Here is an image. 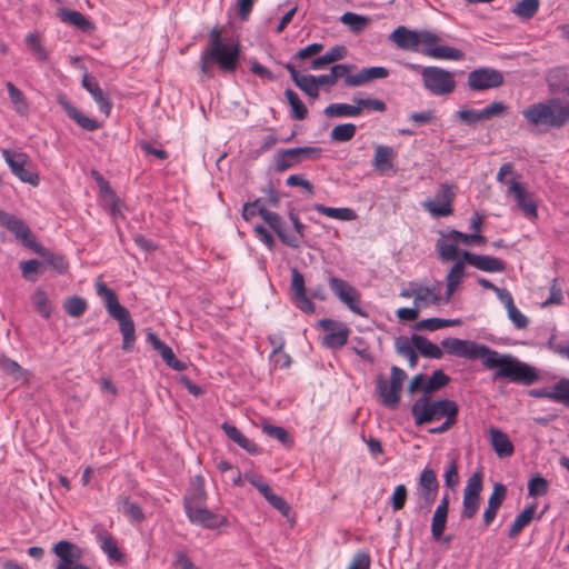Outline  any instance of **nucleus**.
<instances>
[{
  "mask_svg": "<svg viewBox=\"0 0 569 569\" xmlns=\"http://www.w3.org/2000/svg\"><path fill=\"white\" fill-rule=\"evenodd\" d=\"M449 511V495L446 493L437 506L431 520V535L435 541H440L447 525Z\"/></svg>",
  "mask_w": 569,
  "mask_h": 569,
  "instance_id": "c85d7f7f",
  "label": "nucleus"
},
{
  "mask_svg": "<svg viewBox=\"0 0 569 569\" xmlns=\"http://www.w3.org/2000/svg\"><path fill=\"white\" fill-rule=\"evenodd\" d=\"M340 21L343 24L348 26L349 29L352 32H356V33H359V32L363 31L368 27V23H369V19L368 18L359 16V14L353 13V12H346V13H343L340 17Z\"/></svg>",
  "mask_w": 569,
  "mask_h": 569,
  "instance_id": "603ef678",
  "label": "nucleus"
},
{
  "mask_svg": "<svg viewBox=\"0 0 569 569\" xmlns=\"http://www.w3.org/2000/svg\"><path fill=\"white\" fill-rule=\"evenodd\" d=\"M449 237L450 238H455V240H457L458 243H463L466 246H471V244H475V243H479V244H483L486 243V238L481 234H478V233H462L458 230H450L449 231Z\"/></svg>",
  "mask_w": 569,
  "mask_h": 569,
  "instance_id": "052dcab7",
  "label": "nucleus"
},
{
  "mask_svg": "<svg viewBox=\"0 0 569 569\" xmlns=\"http://www.w3.org/2000/svg\"><path fill=\"white\" fill-rule=\"evenodd\" d=\"M291 290L293 292V301L301 311L306 313H313L316 310L315 303L307 297L305 278L298 269L291 271Z\"/></svg>",
  "mask_w": 569,
  "mask_h": 569,
  "instance_id": "4be33fe9",
  "label": "nucleus"
},
{
  "mask_svg": "<svg viewBox=\"0 0 569 569\" xmlns=\"http://www.w3.org/2000/svg\"><path fill=\"white\" fill-rule=\"evenodd\" d=\"M389 39L403 50L419 51V46L422 44L426 49L421 52L433 59L458 61L465 57L463 52L457 48L436 46L439 37L429 30L415 31L400 26L392 31Z\"/></svg>",
  "mask_w": 569,
  "mask_h": 569,
  "instance_id": "f03ea898",
  "label": "nucleus"
},
{
  "mask_svg": "<svg viewBox=\"0 0 569 569\" xmlns=\"http://www.w3.org/2000/svg\"><path fill=\"white\" fill-rule=\"evenodd\" d=\"M96 289L97 295L103 299L109 316L119 323V329L123 338L122 349L127 352L131 351L136 342V328L129 310L120 305L116 292L104 282L98 281Z\"/></svg>",
  "mask_w": 569,
  "mask_h": 569,
  "instance_id": "39448f33",
  "label": "nucleus"
},
{
  "mask_svg": "<svg viewBox=\"0 0 569 569\" xmlns=\"http://www.w3.org/2000/svg\"><path fill=\"white\" fill-rule=\"evenodd\" d=\"M32 303L38 313L44 318H49L51 315V303L48 299L47 293L42 289H37L32 296Z\"/></svg>",
  "mask_w": 569,
  "mask_h": 569,
  "instance_id": "5fc2aeb1",
  "label": "nucleus"
},
{
  "mask_svg": "<svg viewBox=\"0 0 569 569\" xmlns=\"http://www.w3.org/2000/svg\"><path fill=\"white\" fill-rule=\"evenodd\" d=\"M173 557H174V559H173L172 566L176 569H200L192 562L190 557L182 550H176L173 552Z\"/></svg>",
  "mask_w": 569,
  "mask_h": 569,
  "instance_id": "338daca9",
  "label": "nucleus"
},
{
  "mask_svg": "<svg viewBox=\"0 0 569 569\" xmlns=\"http://www.w3.org/2000/svg\"><path fill=\"white\" fill-rule=\"evenodd\" d=\"M507 107L502 102L495 101L482 110L461 109L458 112L459 119L466 124L472 126L477 122L489 120L505 112Z\"/></svg>",
  "mask_w": 569,
  "mask_h": 569,
  "instance_id": "412c9836",
  "label": "nucleus"
},
{
  "mask_svg": "<svg viewBox=\"0 0 569 569\" xmlns=\"http://www.w3.org/2000/svg\"><path fill=\"white\" fill-rule=\"evenodd\" d=\"M508 193L511 194L527 218H537V204L533 194L529 192L518 180L510 179L508 182Z\"/></svg>",
  "mask_w": 569,
  "mask_h": 569,
  "instance_id": "6ab92c4d",
  "label": "nucleus"
},
{
  "mask_svg": "<svg viewBox=\"0 0 569 569\" xmlns=\"http://www.w3.org/2000/svg\"><path fill=\"white\" fill-rule=\"evenodd\" d=\"M356 131L357 128L353 123L338 124L331 130L330 138L336 142H347L355 137Z\"/></svg>",
  "mask_w": 569,
  "mask_h": 569,
  "instance_id": "864d4df0",
  "label": "nucleus"
},
{
  "mask_svg": "<svg viewBox=\"0 0 569 569\" xmlns=\"http://www.w3.org/2000/svg\"><path fill=\"white\" fill-rule=\"evenodd\" d=\"M406 379L407 373L397 366H392L390 369L389 382L381 375L376 378V391L382 406L389 409H396L398 407Z\"/></svg>",
  "mask_w": 569,
  "mask_h": 569,
  "instance_id": "0eeeda50",
  "label": "nucleus"
},
{
  "mask_svg": "<svg viewBox=\"0 0 569 569\" xmlns=\"http://www.w3.org/2000/svg\"><path fill=\"white\" fill-rule=\"evenodd\" d=\"M461 256L467 260V263L486 272H503L506 270V262L497 257L487 254H476L467 250H462Z\"/></svg>",
  "mask_w": 569,
  "mask_h": 569,
  "instance_id": "5701e85b",
  "label": "nucleus"
},
{
  "mask_svg": "<svg viewBox=\"0 0 569 569\" xmlns=\"http://www.w3.org/2000/svg\"><path fill=\"white\" fill-rule=\"evenodd\" d=\"M523 118L535 127L561 129L569 122V103L560 98H550L528 106L522 110Z\"/></svg>",
  "mask_w": 569,
  "mask_h": 569,
  "instance_id": "20e7f679",
  "label": "nucleus"
},
{
  "mask_svg": "<svg viewBox=\"0 0 569 569\" xmlns=\"http://www.w3.org/2000/svg\"><path fill=\"white\" fill-rule=\"evenodd\" d=\"M206 501L207 492L204 490L203 478L201 476H196L194 480L191 482L190 488L187 490V493L183 497L186 515L206 506Z\"/></svg>",
  "mask_w": 569,
  "mask_h": 569,
  "instance_id": "393cba45",
  "label": "nucleus"
},
{
  "mask_svg": "<svg viewBox=\"0 0 569 569\" xmlns=\"http://www.w3.org/2000/svg\"><path fill=\"white\" fill-rule=\"evenodd\" d=\"M2 157L11 169V172L22 182H27L33 187L39 184L38 173L26 168L27 163L29 162V157L27 153L3 149Z\"/></svg>",
  "mask_w": 569,
  "mask_h": 569,
  "instance_id": "dca6fc26",
  "label": "nucleus"
},
{
  "mask_svg": "<svg viewBox=\"0 0 569 569\" xmlns=\"http://www.w3.org/2000/svg\"><path fill=\"white\" fill-rule=\"evenodd\" d=\"M490 435V443L500 458H508L512 456L515 451V447L512 442L510 441L509 437L499 430L498 428H490L489 430Z\"/></svg>",
  "mask_w": 569,
  "mask_h": 569,
  "instance_id": "c9c22d12",
  "label": "nucleus"
},
{
  "mask_svg": "<svg viewBox=\"0 0 569 569\" xmlns=\"http://www.w3.org/2000/svg\"><path fill=\"white\" fill-rule=\"evenodd\" d=\"M395 348L398 355L408 359L409 366L415 368L418 363L416 348L408 337L400 336L395 341Z\"/></svg>",
  "mask_w": 569,
  "mask_h": 569,
  "instance_id": "79ce46f5",
  "label": "nucleus"
},
{
  "mask_svg": "<svg viewBox=\"0 0 569 569\" xmlns=\"http://www.w3.org/2000/svg\"><path fill=\"white\" fill-rule=\"evenodd\" d=\"M438 490L439 481L435 470L425 468L421 471L417 483L418 508L420 510L429 511L436 501Z\"/></svg>",
  "mask_w": 569,
  "mask_h": 569,
  "instance_id": "ddd939ff",
  "label": "nucleus"
},
{
  "mask_svg": "<svg viewBox=\"0 0 569 569\" xmlns=\"http://www.w3.org/2000/svg\"><path fill=\"white\" fill-rule=\"evenodd\" d=\"M540 0H520L512 9V13L521 20H530L539 10Z\"/></svg>",
  "mask_w": 569,
  "mask_h": 569,
  "instance_id": "a18cd8bd",
  "label": "nucleus"
},
{
  "mask_svg": "<svg viewBox=\"0 0 569 569\" xmlns=\"http://www.w3.org/2000/svg\"><path fill=\"white\" fill-rule=\"evenodd\" d=\"M482 488V475L477 471L468 478L463 489L461 519H472L478 513Z\"/></svg>",
  "mask_w": 569,
  "mask_h": 569,
  "instance_id": "9b49d317",
  "label": "nucleus"
},
{
  "mask_svg": "<svg viewBox=\"0 0 569 569\" xmlns=\"http://www.w3.org/2000/svg\"><path fill=\"white\" fill-rule=\"evenodd\" d=\"M221 428L229 439H231L247 452L251 455H256L259 452L258 446L253 441L248 439L236 426L230 425L229 422H223L221 425Z\"/></svg>",
  "mask_w": 569,
  "mask_h": 569,
  "instance_id": "e433bc0d",
  "label": "nucleus"
},
{
  "mask_svg": "<svg viewBox=\"0 0 569 569\" xmlns=\"http://www.w3.org/2000/svg\"><path fill=\"white\" fill-rule=\"evenodd\" d=\"M439 287L440 282L438 281L432 287H426L418 282L413 305L421 309L429 305L440 306L445 303V296L440 295Z\"/></svg>",
  "mask_w": 569,
  "mask_h": 569,
  "instance_id": "bb28decb",
  "label": "nucleus"
},
{
  "mask_svg": "<svg viewBox=\"0 0 569 569\" xmlns=\"http://www.w3.org/2000/svg\"><path fill=\"white\" fill-rule=\"evenodd\" d=\"M191 523L207 529H218L227 523V519L216 512L210 511L207 505L187 513Z\"/></svg>",
  "mask_w": 569,
  "mask_h": 569,
  "instance_id": "a878e982",
  "label": "nucleus"
},
{
  "mask_svg": "<svg viewBox=\"0 0 569 569\" xmlns=\"http://www.w3.org/2000/svg\"><path fill=\"white\" fill-rule=\"evenodd\" d=\"M315 210L329 218L339 219L343 221L355 220L357 213L350 208H332L323 204H315Z\"/></svg>",
  "mask_w": 569,
  "mask_h": 569,
  "instance_id": "37998d69",
  "label": "nucleus"
},
{
  "mask_svg": "<svg viewBox=\"0 0 569 569\" xmlns=\"http://www.w3.org/2000/svg\"><path fill=\"white\" fill-rule=\"evenodd\" d=\"M397 152L389 146L379 144L375 148L372 167L380 173H387L393 170V160Z\"/></svg>",
  "mask_w": 569,
  "mask_h": 569,
  "instance_id": "7c9ffc66",
  "label": "nucleus"
},
{
  "mask_svg": "<svg viewBox=\"0 0 569 569\" xmlns=\"http://www.w3.org/2000/svg\"><path fill=\"white\" fill-rule=\"evenodd\" d=\"M458 244L455 238L449 237V232L447 234L441 233V238L436 242L439 259L443 262H448L452 260L457 261L461 258L462 251L458 249Z\"/></svg>",
  "mask_w": 569,
  "mask_h": 569,
  "instance_id": "f704fd0d",
  "label": "nucleus"
},
{
  "mask_svg": "<svg viewBox=\"0 0 569 569\" xmlns=\"http://www.w3.org/2000/svg\"><path fill=\"white\" fill-rule=\"evenodd\" d=\"M459 407L453 400L439 399L436 401L430 400L427 395L417 399L411 406V415L415 419L416 426L458 416Z\"/></svg>",
  "mask_w": 569,
  "mask_h": 569,
  "instance_id": "423d86ee",
  "label": "nucleus"
},
{
  "mask_svg": "<svg viewBox=\"0 0 569 569\" xmlns=\"http://www.w3.org/2000/svg\"><path fill=\"white\" fill-rule=\"evenodd\" d=\"M58 103L63 111L72 119L79 127L87 131H96L101 127V123L96 119L87 117L81 110L74 107L64 94L57 97Z\"/></svg>",
  "mask_w": 569,
  "mask_h": 569,
  "instance_id": "b1692460",
  "label": "nucleus"
},
{
  "mask_svg": "<svg viewBox=\"0 0 569 569\" xmlns=\"http://www.w3.org/2000/svg\"><path fill=\"white\" fill-rule=\"evenodd\" d=\"M117 505L118 510L131 521L141 522L144 519V513L140 506L137 502L131 501L127 496H119Z\"/></svg>",
  "mask_w": 569,
  "mask_h": 569,
  "instance_id": "58836bf2",
  "label": "nucleus"
},
{
  "mask_svg": "<svg viewBox=\"0 0 569 569\" xmlns=\"http://www.w3.org/2000/svg\"><path fill=\"white\" fill-rule=\"evenodd\" d=\"M328 284L333 295L353 313L368 317V312L360 307V292L353 286L333 276L329 277Z\"/></svg>",
  "mask_w": 569,
  "mask_h": 569,
  "instance_id": "9d476101",
  "label": "nucleus"
},
{
  "mask_svg": "<svg viewBox=\"0 0 569 569\" xmlns=\"http://www.w3.org/2000/svg\"><path fill=\"white\" fill-rule=\"evenodd\" d=\"M261 429L262 432L268 437L277 439L284 446H291L292 440L290 439L289 433L284 428L273 426L268 420L263 419L261 422Z\"/></svg>",
  "mask_w": 569,
  "mask_h": 569,
  "instance_id": "de8ad7c7",
  "label": "nucleus"
},
{
  "mask_svg": "<svg viewBox=\"0 0 569 569\" xmlns=\"http://www.w3.org/2000/svg\"><path fill=\"white\" fill-rule=\"evenodd\" d=\"M455 193L448 183L441 184V194L436 199L426 200L422 206L432 217H448L453 212L452 202Z\"/></svg>",
  "mask_w": 569,
  "mask_h": 569,
  "instance_id": "a211bd4d",
  "label": "nucleus"
},
{
  "mask_svg": "<svg viewBox=\"0 0 569 569\" xmlns=\"http://www.w3.org/2000/svg\"><path fill=\"white\" fill-rule=\"evenodd\" d=\"M409 339L421 356L426 358L440 359L443 355L440 347L432 343L423 336L415 333Z\"/></svg>",
  "mask_w": 569,
  "mask_h": 569,
  "instance_id": "4c0bfd02",
  "label": "nucleus"
},
{
  "mask_svg": "<svg viewBox=\"0 0 569 569\" xmlns=\"http://www.w3.org/2000/svg\"><path fill=\"white\" fill-rule=\"evenodd\" d=\"M7 89L9 98L13 103L16 111L22 116L27 114L29 111V106L23 92L20 89H18L12 82H7Z\"/></svg>",
  "mask_w": 569,
  "mask_h": 569,
  "instance_id": "09e8293b",
  "label": "nucleus"
},
{
  "mask_svg": "<svg viewBox=\"0 0 569 569\" xmlns=\"http://www.w3.org/2000/svg\"><path fill=\"white\" fill-rule=\"evenodd\" d=\"M371 559L368 552L358 551L347 569H370Z\"/></svg>",
  "mask_w": 569,
  "mask_h": 569,
  "instance_id": "774afa93",
  "label": "nucleus"
},
{
  "mask_svg": "<svg viewBox=\"0 0 569 569\" xmlns=\"http://www.w3.org/2000/svg\"><path fill=\"white\" fill-rule=\"evenodd\" d=\"M43 262H40L36 259H30L20 262V269L23 278L30 281H36L38 279V271L40 267H42Z\"/></svg>",
  "mask_w": 569,
  "mask_h": 569,
  "instance_id": "0e129e2a",
  "label": "nucleus"
},
{
  "mask_svg": "<svg viewBox=\"0 0 569 569\" xmlns=\"http://www.w3.org/2000/svg\"><path fill=\"white\" fill-rule=\"evenodd\" d=\"M450 378L440 369L435 370L423 388L425 395L437 391L446 387Z\"/></svg>",
  "mask_w": 569,
  "mask_h": 569,
  "instance_id": "6e6d98bb",
  "label": "nucleus"
},
{
  "mask_svg": "<svg viewBox=\"0 0 569 569\" xmlns=\"http://www.w3.org/2000/svg\"><path fill=\"white\" fill-rule=\"evenodd\" d=\"M44 258V262L57 270L59 273H64L68 270V261L62 254L51 253L48 250L47 256H42Z\"/></svg>",
  "mask_w": 569,
  "mask_h": 569,
  "instance_id": "69168bd1",
  "label": "nucleus"
},
{
  "mask_svg": "<svg viewBox=\"0 0 569 569\" xmlns=\"http://www.w3.org/2000/svg\"><path fill=\"white\" fill-rule=\"evenodd\" d=\"M549 483L540 475L532 477L528 482V493L531 497L543 496L548 492Z\"/></svg>",
  "mask_w": 569,
  "mask_h": 569,
  "instance_id": "680f3d73",
  "label": "nucleus"
},
{
  "mask_svg": "<svg viewBox=\"0 0 569 569\" xmlns=\"http://www.w3.org/2000/svg\"><path fill=\"white\" fill-rule=\"evenodd\" d=\"M319 327L326 331L323 345L331 349H339L348 342L349 328L340 321L321 319Z\"/></svg>",
  "mask_w": 569,
  "mask_h": 569,
  "instance_id": "f3484780",
  "label": "nucleus"
},
{
  "mask_svg": "<svg viewBox=\"0 0 569 569\" xmlns=\"http://www.w3.org/2000/svg\"><path fill=\"white\" fill-rule=\"evenodd\" d=\"M462 358L482 360V366L488 370H495L493 381H507L525 387L540 381V370L509 353H500L486 345L467 340Z\"/></svg>",
  "mask_w": 569,
  "mask_h": 569,
  "instance_id": "f257e3e1",
  "label": "nucleus"
},
{
  "mask_svg": "<svg viewBox=\"0 0 569 569\" xmlns=\"http://www.w3.org/2000/svg\"><path fill=\"white\" fill-rule=\"evenodd\" d=\"M284 96L291 108V117L296 120H303L308 114V110L299 96L291 89H287Z\"/></svg>",
  "mask_w": 569,
  "mask_h": 569,
  "instance_id": "49530a36",
  "label": "nucleus"
},
{
  "mask_svg": "<svg viewBox=\"0 0 569 569\" xmlns=\"http://www.w3.org/2000/svg\"><path fill=\"white\" fill-rule=\"evenodd\" d=\"M52 552L58 557L54 569H90L81 563L83 549L71 541L60 540L52 547Z\"/></svg>",
  "mask_w": 569,
  "mask_h": 569,
  "instance_id": "f8f14e48",
  "label": "nucleus"
},
{
  "mask_svg": "<svg viewBox=\"0 0 569 569\" xmlns=\"http://www.w3.org/2000/svg\"><path fill=\"white\" fill-rule=\"evenodd\" d=\"M26 43L37 60L46 61L48 59V52L46 48L41 44V41L37 34L29 33L26 37Z\"/></svg>",
  "mask_w": 569,
  "mask_h": 569,
  "instance_id": "bf43d9fd",
  "label": "nucleus"
},
{
  "mask_svg": "<svg viewBox=\"0 0 569 569\" xmlns=\"http://www.w3.org/2000/svg\"><path fill=\"white\" fill-rule=\"evenodd\" d=\"M284 68L289 71L290 77L295 84L300 88L306 94L311 98L319 97V88L317 86L316 76H301L296 67L291 63H286Z\"/></svg>",
  "mask_w": 569,
  "mask_h": 569,
  "instance_id": "2f4dec72",
  "label": "nucleus"
},
{
  "mask_svg": "<svg viewBox=\"0 0 569 569\" xmlns=\"http://www.w3.org/2000/svg\"><path fill=\"white\" fill-rule=\"evenodd\" d=\"M0 370L20 385H28L31 378V373L27 369L6 356L0 357Z\"/></svg>",
  "mask_w": 569,
  "mask_h": 569,
  "instance_id": "72a5a7b5",
  "label": "nucleus"
},
{
  "mask_svg": "<svg viewBox=\"0 0 569 569\" xmlns=\"http://www.w3.org/2000/svg\"><path fill=\"white\" fill-rule=\"evenodd\" d=\"M421 78L425 88L435 96H446L456 88L453 74L439 67L421 68Z\"/></svg>",
  "mask_w": 569,
  "mask_h": 569,
  "instance_id": "6e6552de",
  "label": "nucleus"
},
{
  "mask_svg": "<svg viewBox=\"0 0 569 569\" xmlns=\"http://www.w3.org/2000/svg\"><path fill=\"white\" fill-rule=\"evenodd\" d=\"M99 539L101 541V549L103 550L104 553H107V556L110 559H113L117 561L122 560L123 555L119 550L116 540L109 532L104 531V532L100 533Z\"/></svg>",
  "mask_w": 569,
  "mask_h": 569,
  "instance_id": "3c124183",
  "label": "nucleus"
},
{
  "mask_svg": "<svg viewBox=\"0 0 569 569\" xmlns=\"http://www.w3.org/2000/svg\"><path fill=\"white\" fill-rule=\"evenodd\" d=\"M325 114L329 118L337 117H358L360 116V108L347 103H331L325 109Z\"/></svg>",
  "mask_w": 569,
  "mask_h": 569,
  "instance_id": "c03bdc74",
  "label": "nucleus"
},
{
  "mask_svg": "<svg viewBox=\"0 0 569 569\" xmlns=\"http://www.w3.org/2000/svg\"><path fill=\"white\" fill-rule=\"evenodd\" d=\"M553 401L569 408V379L562 378L553 385Z\"/></svg>",
  "mask_w": 569,
  "mask_h": 569,
  "instance_id": "13d9d810",
  "label": "nucleus"
},
{
  "mask_svg": "<svg viewBox=\"0 0 569 569\" xmlns=\"http://www.w3.org/2000/svg\"><path fill=\"white\" fill-rule=\"evenodd\" d=\"M503 82L505 77L502 72L489 67H481L472 70L469 72L467 80V84L472 91H485L499 88Z\"/></svg>",
  "mask_w": 569,
  "mask_h": 569,
  "instance_id": "2eb2a0df",
  "label": "nucleus"
},
{
  "mask_svg": "<svg viewBox=\"0 0 569 569\" xmlns=\"http://www.w3.org/2000/svg\"><path fill=\"white\" fill-rule=\"evenodd\" d=\"M258 214L269 224V227L277 233L281 242L290 248L298 249L300 241L295 234H289L283 227L281 217L273 211L260 207Z\"/></svg>",
  "mask_w": 569,
  "mask_h": 569,
  "instance_id": "aec40b11",
  "label": "nucleus"
},
{
  "mask_svg": "<svg viewBox=\"0 0 569 569\" xmlns=\"http://www.w3.org/2000/svg\"><path fill=\"white\" fill-rule=\"evenodd\" d=\"M82 86L98 103L100 111L108 117L111 112L112 103L109 97L104 94L97 80L86 73L82 78Z\"/></svg>",
  "mask_w": 569,
  "mask_h": 569,
  "instance_id": "c756f323",
  "label": "nucleus"
},
{
  "mask_svg": "<svg viewBox=\"0 0 569 569\" xmlns=\"http://www.w3.org/2000/svg\"><path fill=\"white\" fill-rule=\"evenodd\" d=\"M86 309H87L86 299L78 297V296H72V297L68 298L64 302L66 312L69 316L74 317V318L82 316L84 313Z\"/></svg>",
  "mask_w": 569,
  "mask_h": 569,
  "instance_id": "4d7b16f0",
  "label": "nucleus"
},
{
  "mask_svg": "<svg viewBox=\"0 0 569 569\" xmlns=\"http://www.w3.org/2000/svg\"><path fill=\"white\" fill-rule=\"evenodd\" d=\"M320 154L321 149L318 147H298L281 150L276 156V170L283 172L305 160H315L319 158Z\"/></svg>",
  "mask_w": 569,
  "mask_h": 569,
  "instance_id": "4468645a",
  "label": "nucleus"
},
{
  "mask_svg": "<svg viewBox=\"0 0 569 569\" xmlns=\"http://www.w3.org/2000/svg\"><path fill=\"white\" fill-rule=\"evenodd\" d=\"M466 263L467 260L461 256L449 269L446 276V293H445V303H448L452 297V295L457 291L458 287L462 282L466 276Z\"/></svg>",
  "mask_w": 569,
  "mask_h": 569,
  "instance_id": "cd10ccee",
  "label": "nucleus"
},
{
  "mask_svg": "<svg viewBox=\"0 0 569 569\" xmlns=\"http://www.w3.org/2000/svg\"><path fill=\"white\" fill-rule=\"evenodd\" d=\"M0 226L12 232L23 246L32 249L40 256H47L48 249L33 239L30 228L22 219L0 209Z\"/></svg>",
  "mask_w": 569,
  "mask_h": 569,
  "instance_id": "1a4fd4ad",
  "label": "nucleus"
},
{
  "mask_svg": "<svg viewBox=\"0 0 569 569\" xmlns=\"http://www.w3.org/2000/svg\"><path fill=\"white\" fill-rule=\"evenodd\" d=\"M222 29L214 27L209 32L208 44L200 56V69L210 74L212 63H217L223 72H234L239 62L240 46L238 42L227 43L221 38Z\"/></svg>",
  "mask_w": 569,
  "mask_h": 569,
  "instance_id": "7ed1b4c3",
  "label": "nucleus"
},
{
  "mask_svg": "<svg viewBox=\"0 0 569 569\" xmlns=\"http://www.w3.org/2000/svg\"><path fill=\"white\" fill-rule=\"evenodd\" d=\"M388 76L389 70L385 67L363 68L357 74L347 77L346 87H359L371 80L383 79Z\"/></svg>",
  "mask_w": 569,
  "mask_h": 569,
  "instance_id": "473e14b6",
  "label": "nucleus"
},
{
  "mask_svg": "<svg viewBox=\"0 0 569 569\" xmlns=\"http://www.w3.org/2000/svg\"><path fill=\"white\" fill-rule=\"evenodd\" d=\"M60 18L63 22L70 23L83 32H90L94 29L92 22L78 11L63 9L60 12Z\"/></svg>",
  "mask_w": 569,
  "mask_h": 569,
  "instance_id": "ea45409f",
  "label": "nucleus"
},
{
  "mask_svg": "<svg viewBox=\"0 0 569 569\" xmlns=\"http://www.w3.org/2000/svg\"><path fill=\"white\" fill-rule=\"evenodd\" d=\"M536 508L537 506L535 503L530 505L516 517L508 532L509 538H516L521 530L531 522L536 513Z\"/></svg>",
  "mask_w": 569,
  "mask_h": 569,
  "instance_id": "a19ab883",
  "label": "nucleus"
},
{
  "mask_svg": "<svg viewBox=\"0 0 569 569\" xmlns=\"http://www.w3.org/2000/svg\"><path fill=\"white\" fill-rule=\"evenodd\" d=\"M467 345V340H462L459 338H446L441 341V347L449 355H453L462 358V353L465 351Z\"/></svg>",
  "mask_w": 569,
  "mask_h": 569,
  "instance_id": "e2e57ef3",
  "label": "nucleus"
},
{
  "mask_svg": "<svg viewBox=\"0 0 569 569\" xmlns=\"http://www.w3.org/2000/svg\"><path fill=\"white\" fill-rule=\"evenodd\" d=\"M147 340H148V342L151 343L152 348L160 353L164 363L167 366H170V363L176 359V356H174L172 349L168 345L162 342L159 339V337L153 332H149L147 335Z\"/></svg>",
  "mask_w": 569,
  "mask_h": 569,
  "instance_id": "8fccbe9b",
  "label": "nucleus"
}]
</instances>
